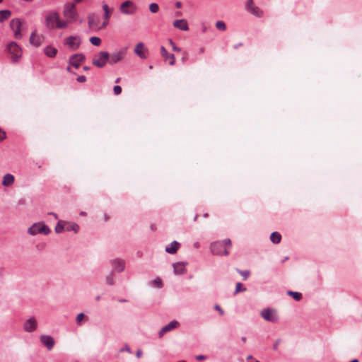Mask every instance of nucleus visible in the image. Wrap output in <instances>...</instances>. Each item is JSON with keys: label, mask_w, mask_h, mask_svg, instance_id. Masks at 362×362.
<instances>
[{"label": "nucleus", "mask_w": 362, "mask_h": 362, "mask_svg": "<svg viewBox=\"0 0 362 362\" xmlns=\"http://www.w3.org/2000/svg\"><path fill=\"white\" fill-rule=\"evenodd\" d=\"M231 248V240L226 238L223 242L215 241L210 245V250L215 255H225L229 254V250Z\"/></svg>", "instance_id": "1"}, {"label": "nucleus", "mask_w": 362, "mask_h": 362, "mask_svg": "<svg viewBox=\"0 0 362 362\" xmlns=\"http://www.w3.org/2000/svg\"><path fill=\"white\" fill-rule=\"evenodd\" d=\"M45 21L46 26L49 29H64L67 28V21H62L57 12L49 13L47 16Z\"/></svg>", "instance_id": "2"}, {"label": "nucleus", "mask_w": 362, "mask_h": 362, "mask_svg": "<svg viewBox=\"0 0 362 362\" xmlns=\"http://www.w3.org/2000/svg\"><path fill=\"white\" fill-rule=\"evenodd\" d=\"M63 15L66 18L64 21H67V25L69 23L76 21L78 18V13L75 4L71 3L66 4L64 6Z\"/></svg>", "instance_id": "3"}, {"label": "nucleus", "mask_w": 362, "mask_h": 362, "mask_svg": "<svg viewBox=\"0 0 362 362\" xmlns=\"http://www.w3.org/2000/svg\"><path fill=\"white\" fill-rule=\"evenodd\" d=\"M10 57L13 62H16L22 56L21 48L15 42H11L6 47Z\"/></svg>", "instance_id": "4"}, {"label": "nucleus", "mask_w": 362, "mask_h": 362, "mask_svg": "<svg viewBox=\"0 0 362 362\" xmlns=\"http://www.w3.org/2000/svg\"><path fill=\"white\" fill-rule=\"evenodd\" d=\"M49 228L42 223H33L28 229V233L31 235H35L39 233L48 235L50 233Z\"/></svg>", "instance_id": "5"}, {"label": "nucleus", "mask_w": 362, "mask_h": 362, "mask_svg": "<svg viewBox=\"0 0 362 362\" xmlns=\"http://www.w3.org/2000/svg\"><path fill=\"white\" fill-rule=\"evenodd\" d=\"M107 62H109L108 52L102 51L93 57L92 63L94 66L102 68L105 66Z\"/></svg>", "instance_id": "6"}, {"label": "nucleus", "mask_w": 362, "mask_h": 362, "mask_svg": "<svg viewBox=\"0 0 362 362\" xmlns=\"http://www.w3.org/2000/svg\"><path fill=\"white\" fill-rule=\"evenodd\" d=\"M10 28L13 32L16 39H21L23 37L22 33V21L20 18H13L10 21Z\"/></svg>", "instance_id": "7"}, {"label": "nucleus", "mask_w": 362, "mask_h": 362, "mask_svg": "<svg viewBox=\"0 0 362 362\" xmlns=\"http://www.w3.org/2000/svg\"><path fill=\"white\" fill-rule=\"evenodd\" d=\"M81 43V39L78 36H69L64 40V44L68 46L71 49H77Z\"/></svg>", "instance_id": "8"}, {"label": "nucleus", "mask_w": 362, "mask_h": 362, "mask_svg": "<svg viewBox=\"0 0 362 362\" xmlns=\"http://www.w3.org/2000/svg\"><path fill=\"white\" fill-rule=\"evenodd\" d=\"M261 316L267 321L276 322L279 320L276 310L266 308L261 311Z\"/></svg>", "instance_id": "9"}, {"label": "nucleus", "mask_w": 362, "mask_h": 362, "mask_svg": "<svg viewBox=\"0 0 362 362\" xmlns=\"http://www.w3.org/2000/svg\"><path fill=\"white\" fill-rule=\"evenodd\" d=\"M136 7L131 1H126L120 5V11L123 14L131 15L135 13Z\"/></svg>", "instance_id": "10"}, {"label": "nucleus", "mask_w": 362, "mask_h": 362, "mask_svg": "<svg viewBox=\"0 0 362 362\" xmlns=\"http://www.w3.org/2000/svg\"><path fill=\"white\" fill-rule=\"evenodd\" d=\"M135 54L141 59H146L148 57V49L143 42H139L134 48Z\"/></svg>", "instance_id": "11"}, {"label": "nucleus", "mask_w": 362, "mask_h": 362, "mask_svg": "<svg viewBox=\"0 0 362 362\" xmlns=\"http://www.w3.org/2000/svg\"><path fill=\"white\" fill-rule=\"evenodd\" d=\"M84 61L85 56L83 54H75L70 57L69 64L75 68H78Z\"/></svg>", "instance_id": "12"}, {"label": "nucleus", "mask_w": 362, "mask_h": 362, "mask_svg": "<svg viewBox=\"0 0 362 362\" xmlns=\"http://www.w3.org/2000/svg\"><path fill=\"white\" fill-rule=\"evenodd\" d=\"M179 325V322L177 320H173L171 321L170 322H169L168 325H166L165 326L163 327L158 332V337L160 338L163 337V335L166 333V332H168L174 329H175L176 327H177Z\"/></svg>", "instance_id": "13"}, {"label": "nucleus", "mask_w": 362, "mask_h": 362, "mask_svg": "<svg viewBox=\"0 0 362 362\" xmlns=\"http://www.w3.org/2000/svg\"><path fill=\"white\" fill-rule=\"evenodd\" d=\"M125 54L126 51L122 49L112 54L110 56L109 55V63L110 64H115L117 63L124 58Z\"/></svg>", "instance_id": "14"}, {"label": "nucleus", "mask_w": 362, "mask_h": 362, "mask_svg": "<svg viewBox=\"0 0 362 362\" xmlns=\"http://www.w3.org/2000/svg\"><path fill=\"white\" fill-rule=\"evenodd\" d=\"M37 327V320L34 317H30L27 320L24 325L23 329L25 332H31L35 331Z\"/></svg>", "instance_id": "15"}, {"label": "nucleus", "mask_w": 362, "mask_h": 362, "mask_svg": "<svg viewBox=\"0 0 362 362\" xmlns=\"http://www.w3.org/2000/svg\"><path fill=\"white\" fill-rule=\"evenodd\" d=\"M40 339L42 344L46 346L48 350H51L54 346L55 341L49 335H41Z\"/></svg>", "instance_id": "16"}, {"label": "nucleus", "mask_w": 362, "mask_h": 362, "mask_svg": "<svg viewBox=\"0 0 362 362\" xmlns=\"http://www.w3.org/2000/svg\"><path fill=\"white\" fill-rule=\"evenodd\" d=\"M187 262H179L173 264V272L175 275H181L185 273Z\"/></svg>", "instance_id": "17"}, {"label": "nucleus", "mask_w": 362, "mask_h": 362, "mask_svg": "<svg viewBox=\"0 0 362 362\" xmlns=\"http://www.w3.org/2000/svg\"><path fill=\"white\" fill-rule=\"evenodd\" d=\"M160 54L165 61H169V64L173 66L175 64V57L173 54L169 53L163 47H160Z\"/></svg>", "instance_id": "18"}, {"label": "nucleus", "mask_w": 362, "mask_h": 362, "mask_svg": "<svg viewBox=\"0 0 362 362\" xmlns=\"http://www.w3.org/2000/svg\"><path fill=\"white\" fill-rule=\"evenodd\" d=\"M173 25L174 28L182 31H187L189 30L187 21L185 18L175 20Z\"/></svg>", "instance_id": "19"}, {"label": "nucleus", "mask_w": 362, "mask_h": 362, "mask_svg": "<svg viewBox=\"0 0 362 362\" xmlns=\"http://www.w3.org/2000/svg\"><path fill=\"white\" fill-rule=\"evenodd\" d=\"M111 265L112 268L117 272H122L124 270L125 268V263L123 260L120 259H115L111 261Z\"/></svg>", "instance_id": "20"}, {"label": "nucleus", "mask_w": 362, "mask_h": 362, "mask_svg": "<svg viewBox=\"0 0 362 362\" xmlns=\"http://www.w3.org/2000/svg\"><path fill=\"white\" fill-rule=\"evenodd\" d=\"M180 246V243L177 241L174 240L170 245L165 247V252L172 255L175 254L179 249Z\"/></svg>", "instance_id": "21"}, {"label": "nucleus", "mask_w": 362, "mask_h": 362, "mask_svg": "<svg viewBox=\"0 0 362 362\" xmlns=\"http://www.w3.org/2000/svg\"><path fill=\"white\" fill-rule=\"evenodd\" d=\"M14 176L10 173H7L3 177L2 185L4 187L11 186L14 183Z\"/></svg>", "instance_id": "22"}, {"label": "nucleus", "mask_w": 362, "mask_h": 362, "mask_svg": "<svg viewBox=\"0 0 362 362\" xmlns=\"http://www.w3.org/2000/svg\"><path fill=\"white\" fill-rule=\"evenodd\" d=\"M248 5H249V11L252 14H253L257 17L262 16L263 11L261 9H259L258 7L253 6L252 0H249Z\"/></svg>", "instance_id": "23"}, {"label": "nucleus", "mask_w": 362, "mask_h": 362, "mask_svg": "<svg viewBox=\"0 0 362 362\" xmlns=\"http://www.w3.org/2000/svg\"><path fill=\"white\" fill-rule=\"evenodd\" d=\"M103 9L104 11V18L105 21L103 22V25L100 28H104L109 23V18L110 17V11L107 4L103 5Z\"/></svg>", "instance_id": "24"}, {"label": "nucleus", "mask_w": 362, "mask_h": 362, "mask_svg": "<svg viewBox=\"0 0 362 362\" xmlns=\"http://www.w3.org/2000/svg\"><path fill=\"white\" fill-rule=\"evenodd\" d=\"M99 18L95 15H90L88 17V24L89 28H93L98 25Z\"/></svg>", "instance_id": "25"}, {"label": "nucleus", "mask_w": 362, "mask_h": 362, "mask_svg": "<svg viewBox=\"0 0 362 362\" xmlns=\"http://www.w3.org/2000/svg\"><path fill=\"white\" fill-rule=\"evenodd\" d=\"M57 49L52 46H47L45 48V54L48 57L53 58L56 56Z\"/></svg>", "instance_id": "26"}, {"label": "nucleus", "mask_w": 362, "mask_h": 362, "mask_svg": "<svg viewBox=\"0 0 362 362\" xmlns=\"http://www.w3.org/2000/svg\"><path fill=\"white\" fill-rule=\"evenodd\" d=\"M30 43L35 47H38L40 45V38L37 36L36 33L33 32L30 35V39H29Z\"/></svg>", "instance_id": "27"}, {"label": "nucleus", "mask_w": 362, "mask_h": 362, "mask_svg": "<svg viewBox=\"0 0 362 362\" xmlns=\"http://www.w3.org/2000/svg\"><path fill=\"white\" fill-rule=\"evenodd\" d=\"M11 16V12L9 10H1L0 11V22H4V21L9 18Z\"/></svg>", "instance_id": "28"}, {"label": "nucleus", "mask_w": 362, "mask_h": 362, "mask_svg": "<svg viewBox=\"0 0 362 362\" xmlns=\"http://www.w3.org/2000/svg\"><path fill=\"white\" fill-rule=\"evenodd\" d=\"M281 235L277 232H273L270 235V240L273 243L277 244L280 243Z\"/></svg>", "instance_id": "29"}, {"label": "nucleus", "mask_w": 362, "mask_h": 362, "mask_svg": "<svg viewBox=\"0 0 362 362\" xmlns=\"http://www.w3.org/2000/svg\"><path fill=\"white\" fill-rule=\"evenodd\" d=\"M65 230L67 231L73 230L74 233H77L79 230V226L76 223H71L68 224Z\"/></svg>", "instance_id": "30"}, {"label": "nucleus", "mask_w": 362, "mask_h": 362, "mask_svg": "<svg viewBox=\"0 0 362 362\" xmlns=\"http://www.w3.org/2000/svg\"><path fill=\"white\" fill-rule=\"evenodd\" d=\"M288 295L292 296L296 300L299 301L302 298V294L296 291H288Z\"/></svg>", "instance_id": "31"}, {"label": "nucleus", "mask_w": 362, "mask_h": 362, "mask_svg": "<svg viewBox=\"0 0 362 362\" xmlns=\"http://www.w3.org/2000/svg\"><path fill=\"white\" fill-rule=\"evenodd\" d=\"M216 28L221 31L226 30V25L223 21H218L216 23Z\"/></svg>", "instance_id": "32"}, {"label": "nucleus", "mask_w": 362, "mask_h": 362, "mask_svg": "<svg viewBox=\"0 0 362 362\" xmlns=\"http://www.w3.org/2000/svg\"><path fill=\"white\" fill-rule=\"evenodd\" d=\"M106 284L108 285H113L114 284V274L112 272H110L105 278Z\"/></svg>", "instance_id": "33"}, {"label": "nucleus", "mask_w": 362, "mask_h": 362, "mask_svg": "<svg viewBox=\"0 0 362 362\" xmlns=\"http://www.w3.org/2000/svg\"><path fill=\"white\" fill-rule=\"evenodd\" d=\"M90 42L95 46H99L101 44V40L98 37H91L90 38Z\"/></svg>", "instance_id": "34"}, {"label": "nucleus", "mask_w": 362, "mask_h": 362, "mask_svg": "<svg viewBox=\"0 0 362 362\" xmlns=\"http://www.w3.org/2000/svg\"><path fill=\"white\" fill-rule=\"evenodd\" d=\"M149 10H150V11L151 13H157L158 11L159 6H158V5L156 3H151L149 5Z\"/></svg>", "instance_id": "35"}, {"label": "nucleus", "mask_w": 362, "mask_h": 362, "mask_svg": "<svg viewBox=\"0 0 362 362\" xmlns=\"http://www.w3.org/2000/svg\"><path fill=\"white\" fill-rule=\"evenodd\" d=\"M246 291V288L243 287V284L241 283L238 282L236 284L234 294H237L240 291Z\"/></svg>", "instance_id": "36"}, {"label": "nucleus", "mask_w": 362, "mask_h": 362, "mask_svg": "<svg viewBox=\"0 0 362 362\" xmlns=\"http://www.w3.org/2000/svg\"><path fill=\"white\" fill-rule=\"evenodd\" d=\"M64 225H62V224L61 223V222H59V223L57 224V226H55V229H54V230H55V232H56L57 233H62V232L64 230Z\"/></svg>", "instance_id": "37"}, {"label": "nucleus", "mask_w": 362, "mask_h": 362, "mask_svg": "<svg viewBox=\"0 0 362 362\" xmlns=\"http://www.w3.org/2000/svg\"><path fill=\"white\" fill-rule=\"evenodd\" d=\"M237 272L243 276L244 280H245L250 276V272L248 270L241 271L237 269Z\"/></svg>", "instance_id": "38"}, {"label": "nucleus", "mask_w": 362, "mask_h": 362, "mask_svg": "<svg viewBox=\"0 0 362 362\" xmlns=\"http://www.w3.org/2000/svg\"><path fill=\"white\" fill-rule=\"evenodd\" d=\"M169 43L172 46V49L173 51L177 52H180L181 51V49L179 48L178 47H177L176 45L174 43V42L171 39L169 40Z\"/></svg>", "instance_id": "39"}, {"label": "nucleus", "mask_w": 362, "mask_h": 362, "mask_svg": "<svg viewBox=\"0 0 362 362\" xmlns=\"http://www.w3.org/2000/svg\"><path fill=\"white\" fill-rule=\"evenodd\" d=\"M113 90L115 95H119L122 92V88L119 86H115Z\"/></svg>", "instance_id": "40"}, {"label": "nucleus", "mask_w": 362, "mask_h": 362, "mask_svg": "<svg viewBox=\"0 0 362 362\" xmlns=\"http://www.w3.org/2000/svg\"><path fill=\"white\" fill-rule=\"evenodd\" d=\"M153 284L158 288H160L162 286V281L159 278L154 279Z\"/></svg>", "instance_id": "41"}, {"label": "nucleus", "mask_w": 362, "mask_h": 362, "mask_svg": "<svg viewBox=\"0 0 362 362\" xmlns=\"http://www.w3.org/2000/svg\"><path fill=\"white\" fill-rule=\"evenodd\" d=\"M76 81L79 83H83L86 81V78L85 76H79L77 77Z\"/></svg>", "instance_id": "42"}, {"label": "nucleus", "mask_w": 362, "mask_h": 362, "mask_svg": "<svg viewBox=\"0 0 362 362\" xmlns=\"http://www.w3.org/2000/svg\"><path fill=\"white\" fill-rule=\"evenodd\" d=\"M84 317L83 313H79L76 317V322H80Z\"/></svg>", "instance_id": "43"}, {"label": "nucleus", "mask_w": 362, "mask_h": 362, "mask_svg": "<svg viewBox=\"0 0 362 362\" xmlns=\"http://www.w3.org/2000/svg\"><path fill=\"white\" fill-rule=\"evenodd\" d=\"M6 138V133L0 128V141Z\"/></svg>", "instance_id": "44"}, {"label": "nucleus", "mask_w": 362, "mask_h": 362, "mask_svg": "<svg viewBox=\"0 0 362 362\" xmlns=\"http://www.w3.org/2000/svg\"><path fill=\"white\" fill-rule=\"evenodd\" d=\"M215 310H218L221 315H223V310L220 308L218 305L214 306Z\"/></svg>", "instance_id": "45"}, {"label": "nucleus", "mask_w": 362, "mask_h": 362, "mask_svg": "<svg viewBox=\"0 0 362 362\" xmlns=\"http://www.w3.org/2000/svg\"><path fill=\"white\" fill-rule=\"evenodd\" d=\"M142 356V351L141 350H137L136 353V356L137 358H141Z\"/></svg>", "instance_id": "46"}, {"label": "nucleus", "mask_w": 362, "mask_h": 362, "mask_svg": "<svg viewBox=\"0 0 362 362\" xmlns=\"http://www.w3.org/2000/svg\"><path fill=\"white\" fill-rule=\"evenodd\" d=\"M205 358H206V356H204V355H198V356H196V359L197 360H199V361L200 360H204Z\"/></svg>", "instance_id": "47"}, {"label": "nucleus", "mask_w": 362, "mask_h": 362, "mask_svg": "<svg viewBox=\"0 0 362 362\" xmlns=\"http://www.w3.org/2000/svg\"><path fill=\"white\" fill-rule=\"evenodd\" d=\"M181 6H182V4H181L180 1H177V2L175 3L176 8H180Z\"/></svg>", "instance_id": "48"}, {"label": "nucleus", "mask_w": 362, "mask_h": 362, "mask_svg": "<svg viewBox=\"0 0 362 362\" xmlns=\"http://www.w3.org/2000/svg\"><path fill=\"white\" fill-rule=\"evenodd\" d=\"M66 71H67L68 72H69V73H71V74H75V73H74V72H73V71H71V68H70L69 66H68V67L66 68Z\"/></svg>", "instance_id": "49"}, {"label": "nucleus", "mask_w": 362, "mask_h": 362, "mask_svg": "<svg viewBox=\"0 0 362 362\" xmlns=\"http://www.w3.org/2000/svg\"><path fill=\"white\" fill-rule=\"evenodd\" d=\"M241 341H243V343H245V341H246V337H243L241 338Z\"/></svg>", "instance_id": "50"}, {"label": "nucleus", "mask_w": 362, "mask_h": 362, "mask_svg": "<svg viewBox=\"0 0 362 362\" xmlns=\"http://www.w3.org/2000/svg\"><path fill=\"white\" fill-rule=\"evenodd\" d=\"M83 69L84 71H88L90 69V67L89 66H83Z\"/></svg>", "instance_id": "51"}, {"label": "nucleus", "mask_w": 362, "mask_h": 362, "mask_svg": "<svg viewBox=\"0 0 362 362\" xmlns=\"http://www.w3.org/2000/svg\"><path fill=\"white\" fill-rule=\"evenodd\" d=\"M204 52V48L202 47L199 49V53L202 54Z\"/></svg>", "instance_id": "52"}, {"label": "nucleus", "mask_w": 362, "mask_h": 362, "mask_svg": "<svg viewBox=\"0 0 362 362\" xmlns=\"http://www.w3.org/2000/svg\"><path fill=\"white\" fill-rule=\"evenodd\" d=\"M252 358H253V357H252V355H250V356H248L247 357V360H251V359H252Z\"/></svg>", "instance_id": "53"}, {"label": "nucleus", "mask_w": 362, "mask_h": 362, "mask_svg": "<svg viewBox=\"0 0 362 362\" xmlns=\"http://www.w3.org/2000/svg\"><path fill=\"white\" fill-rule=\"evenodd\" d=\"M125 350L127 351L128 352L131 353V350L128 346H126Z\"/></svg>", "instance_id": "54"}, {"label": "nucleus", "mask_w": 362, "mask_h": 362, "mask_svg": "<svg viewBox=\"0 0 362 362\" xmlns=\"http://www.w3.org/2000/svg\"><path fill=\"white\" fill-rule=\"evenodd\" d=\"M194 246L195 247H199V243H195L194 244Z\"/></svg>", "instance_id": "55"}, {"label": "nucleus", "mask_w": 362, "mask_h": 362, "mask_svg": "<svg viewBox=\"0 0 362 362\" xmlns=\"http://www.w3.org/2000/svg\"><path fill=\"white\" fill-rule=\"evenodd\" d=\"M81 1H82V0H74L76 4L80 3Z\"/></svg>", "instance_id": "56"}, {"label": "nucleus", "mask_w": 362, "mask_h": 362, "mask_svg": "<svg viewBox=\"0 0 362 362\" xmlns=\"http://www.w3.org/2000/svg\"><path fill=\"white\" fill-rule=\"evenodd\" d=\"M241 45H242V44H241V43H240V44H238V45H235V49H237L238 47H239V46H241Z\"/></svg>", "instance_id": "57"}, {"label": "nucleus", "mask_w": 362, "mask_h": 362, "mask_svg": "<svg viewBox=\"0 0 362 362\" xmlns=\"http://www.w3.org/2000/svg\"><path fill=\"white\" fill-rule=\"evenodd\" d=\"M52 215H54V217L56 219H57V218H58V216H57V215L56 214H53V213H52Z\"/></svg>", "instance_id": "58"}, {"label": "nucleus", "mask_w": 362, "mask_h": 362, "mask_svg": "<svg viewBox=\"0 0 362 362\" xmlns=\"http://www.w3.org/2000/svg\"><path fill=\"white\" fill-rule=\"evenodd\" d=\"M120 78H117L115 81L116 83H118L119 81Z\"/></svg>", "instance_id": "59"}, {"label": "nucleus", "mask_w": 362, "mask_h": 362, "mask_svg": "<svg viewBox=\"0 0 362 362\" xmlns=\"http://www.w3.org/2000/svg\"><path fill=\"white\" fill-rule=\"evenodd\" d=\"M126 301H127L126 300H122V299L119 300V302H126Z\"/></svg>", "instance_id": "60"}, {"label": "nucleus", "mask_w": 362, "mask_h": 362, "mask_svg": "<svg viewBox=\"0 0 362 362\" xmlns=\"http://www.w3.org/2000/svg\"><path fill=\"white\" fill-rule=\"evenodd\" d=\"M197 217H198V216H197V215H195L194 220V221H197Z\"/></svg>", "instance_id": "61"}, {"label": "nucleus", "mask_w": 362, "mask_h": 362, "mask_svg": "<svg viewBox=\"0 0 362 362\" xmlns=\"http://www.w3.org/2000/svg\"><path fill=\"white\" fill-rule=\"evenodd\" d=\"M204 216L206 218V217H208V214H204Z\"/></svg>", "instance_id": "62"}, {"label": "nucleus", "mask_w": 362, "mask_h": 362, "mask_svg": "<svg viewBox=\"0 0 362 362\" xmlns=\"http://www.w3.org/2000/svg\"><path fill=\"white\" fill-rule=\"evenodd\" d=\"M255 362H259V361L256 360Z\"/></svg>", "instance_id": "63"}, {"label": "nucleus", "mask_w": 362, "mask_h": 362, "mask_svg": "<svg viewBox=\"0 0 362 362\" xmlns=\"http://www.w3.org/2000/svg\"><path fill=\"white\" fill-rule=\"evenodd\" d=\"M3 0H0V3L2 2Z\"/></svg>", "instance_id": "64"}]
</instances>
